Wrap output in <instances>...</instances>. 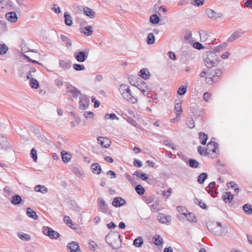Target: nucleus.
Wrapping results in <instances>:
<instances>
[{"label":"nucleus","mask_w":252,"mask_h":252,"mask_svg":"<svg viewBox=\"0 0 252 252\" xmlns=\"http://www.w3.org/2000/svg\"><path fill=\"white\" fill-rule=\"evenodd\" d=\"M206 57L204 58L205 66L208 68H212L217 65L220 60L218 55L212 51H208L206 53Z\"/></svg>","instance_id":"1"},{"label":"nucleus","mask_w":252,"mask_h":252,"mask_svg":"<svg viewBox=\"0 0 252 252\" xmlns=\"http://www.w3.org/2000/svg\"><path fill=\"white\" fill-rule=\"evenodd\" d=\"M208 229L214 235L218 236L225 235L227 233L226 226H223L220 222H217L215 226L212 228L210 225H207Z\"/></svg>","instance_id":"2"},{"label":"nucleus","mask_w":252,"mask_h":252,"mask_svg":"<svg viewBox=\"0 0 252 252\" xmlns=\"http://www.w3.org/2000/svg\"><path fill=\"white\" fill-rule=\"evenodd\" d=\"M115 238V242L114 244H111V247L112 250L114 252H122L120 250L117 249L118 248L121 246L122 241L120 237V235L118 232H112L111 231V238Z\"/></svg>","instance_id":"3"},{"label":"nucleus","mask_w":252,"mask_h":252,"mask_svg":"<svg viewBox=\"0 0 252 252\" xmlns=\"http://www.w3.org/2000/svg\"><path fill=\"white\" fill-rule=\"evenodd\" d=\"M122 95L125 99L130 103L135 104L137 101V99L132 95L129 86L126 88L125 92L122 93Z\"/></svg>","instance_id":"4"},{"label":"nucleus","mask_w":252,"mask_h":252,"mask_svg":"<svg viewBox=\"0 0 252 252\" xmlns=\"http://www.w3.org/2000/svg\"><path fill=\"white\" fill-rule=\"evenodd\" d=\"M66 92L71 94V97L74 98H76L79 95H81L80 92L74 86L69 84L66 83Z\"/></svg>","instance_id":"5"},{"label":"nucleus","mask_w":252,"mask_h":252,"mask_svg":"<svg viewBox=\"0 0 252 252\" xmlns=\"http://www.w3.org/2000/svg\"><path fill=\"white\" fill-rule=\"evenodd\" d=\"M205 13L207 16L212 20H216L218 18H220L223 16V14L221 13L216 12L214 10L210 8H207L206 10Z\"/></svg>","instance_id":"6"},{"label":"nucleus","mask_w":252,"mask_h":252,"mask_svg":"<svg viewBox=\"0 0 252 252\" xmlns=\"http://www.w3.org/2000/svg\"><path fill=\"white\" fill-rule=\"evenodd\" d=\"M43 233L45 235H48L50 238L57 239L60 236L59 233L49 227L44 228L43 230Z\"/></svg>","instance_id":"7"},{"label":"nucleus","mask_w":252,"mask_h":252,"mask_svg":"<svg viewBox=\"0 0 252 252\" xmlns=\"http://www.w3.org/2000/svg\"><path fill=\"white\" fill-rule=\"evenodd\" d=\"M219 144L216 142H209L207 144L208 150L215 154L216 157L219 153Z\"/></svg>","instance_id":"8"},{"label":"nucleus","mask_w":252,"mask_h":252,"mask_svg":"<svg viewBox=\"0 0 252 252\" xmlns=\"http://www.w3.org/2000/svg\"><path fill=\"white\" fill-rule=\"evenodd\" d=\"M245 32L241 30H237L235 31L227 39V42H232L238 39Z\"/></svg>","instance_id":"9"},{"label":"nucleus","mask_w":252,"mask_h":252,"mask_svg":"<svg viewBox=\"0 0 252 252\" xmlns=\"http://www.w3.org/2000/svg\"><path fill=\"white\" fill-rule=\"evenodd\" d=\"M79 101V108L81 110L86 109L89 106V99L85 95L81 94Z\"/></svg>","instance_id":"10"},{"label":"nucleus","mask_w":252,"mask_h":252,"mask_svg":"<svg viewBox=\"0 0 252 252\" xmlns=\"http://www.w3.org/2000/svg\"><path fill=\"white\" fill-rule=\"evenodd\" d=\"M175 110L176 117H180L183 111L182 108V101L180 99H176L175 101Z\"/></svg>","instance_id":"11"},{"label":"nucleus","mask_w":252,"mask_h":252,"mask_svg":"<svg viewBox=\"0 0 252 252\" xmlns=\"http://www.w3.org/2000/svg\"><path fill=\"white\" fill-rule=\"evenodd\" d=\"M67 248L70 250V252H81L78 243L75 241L68 243Z\"/></svg>","instance_id":"12"},{"label":"nucleus","mask_w":252,"mask_h":252,"mask_svg":"<svg viewBox=\"0 0 252 252\" xmlns=\"http://www.w3.org/2000/svg\"><path fill=\"white\" fill-rule=\"evenodd\" d=\"M126 201L121 197H116L113 199L112 204L115 207H120L126 203Z\"/></svg>","instance_id":"13"},{"label":"nucleus","mask_w":252,"mask_h":252,"mask_svg":"<svg viewBox=\"0 0 252 252\" xmlns=\"http://www.w3.org/2000/svg\"><path fill=\"white\" fill-rule=\"evenodd\" d=\"M7 20L11 23H15L18 20L17 14L14 12H10L5 14Z\"/></svg>","instance_id":"14"},{"label":"nucleus","mask_w":252,"mask_h":252,"mask_svg":"<svg viewBox=\"0 0 252 252\" xmlns=\"http://www.w3.org/2000/svg\"><path fill=\"white\" fill-rule=\"evenodd\" d=\"M97 141L99 144L104 148L108 147L110 145V140L105 137H99L97 138Z\"/></svg>","instance_id":"15"},{"label":"nucleus","mask_w":252,"mask_h":252,"mask_svg":"<svg viewBox=\"0 0 252 252\" xmlns=\"http://www.w3.org/2000/svg\"><path fill=\"white\" fill-rule=\"evenodd\" d=\"M158 220L161 223H165L170 222L171 220V218L170 216L159 214L158 216Z\"/></svg>","instance_id":"16"},{"label":"nucleus","mask_w":252,"mask_h":252,"mask_svg":"<svg viewBox=\"0 0 252 252\" xmlns=\"http://www.w3.org/2000/svg\"><path fill=\"white\" fill-rule=\"evenodd\" d=\"M80 32L86 36H90L93 33V29L92 26H87L84 28L80 29Z\"/></svg>","instance_id":"17"},{"label":"nucleus","mask_w":252,"mask_h":252,"mask_svg":"<svg viewBox=\"0 0 252 252\" xmlns=\"http://www.w3.org/2000/svg\"><path fill=\"white\" fill-rule=\"evenodd\" d=\"M233 198V195L230 191L226 192L222 195L223 200L225 203H230Z\"/></svg>","instance_id":"18"},{"label":"nucleus","mask_w":252,"mask_h":252,"mask_svg":"<svg viewBox=\"0 0 252 252\" xmlns=\"http://www.w3.org/2000/svg\"><path fill=\"white\" fill-rule=\"evenodd\" d=\"M139 76L144 80H147L150 76V73L147 68L141 69L139 73Z\"/></svg>","instance_id":"19"},{"label":"nucleus","mask_w":252,"mask_h":252,"mask_svg":"<svg viewBox=\"0 0 252 252\" xmlns=\"http://www.w3.org/2000/svg\"><path fill=\"white\" fill-rule=\"evenodd\" d=\"M59 66L63 70H67L71 67V63L69 61L62 60L59 61Z\"/></svg>","instance_id":"20"},{"label":"nucleus","mask_w":252,"mask_h":252,"mask_svg":"<svg viewBox=\"0 0 252 252\" xmlns=\"http://www.w3.org/2000/svg\"><path fill=\"white\" fill-rule=\"evenodd\" d=\"M74 56L75 59L78 62L81 63L84 62L87 58L85 53L84 51H80L77 54H75Z\"/></svg>","instance_id":"21"},{"label":"nucleus","mask_w":252,"mask_h":252,"mask_svg":"<svg viewBox=\"0 0 252 252\" xmlns=\"http://www.w3.org/2000/svg\"><path fill=\"white\" fill-rule=\"evenodd\" d=\"M61 156L63 161L64 162H68L72 158V156L69 153L64 150L61 152Z\"/></svg>","instance_id":"22"},{"label":"nucleus","mask_w":252,"mask_h":252,"mask_svg":"<svg viewBox=\"0 0 252 252\" xmlns=\"http://www.w3.org/2000/svg\"><path fill=\"white\" fill-rule=\"evenodd\" d=\"M63 220L65 222V223L72 229H76L77 225L75 223H73L72 221L70 219V217H68V216H65L64 217Z\"/></svg>","instance_id":"23"},{"label":"nucleus","mask_w":252,"mask_h":252,"mask_svg":"<svg viewBox=\"0 0 252 252\" xmlns=\"http://www.w3.org/2000/svg\"><path fill=\"white\" fill-rule=\"evenodd\" d=\"M133 175H135L138 178L141 179L143 181H146L148 179V175L140 170L136 171L134 173Z\"/></svg>","instance_id":"24"},{"label":"nucleus","mask_w":252,"mask_h":252,"mask_svg":"<svg viewBox=\"0 0 252 252\" xmlns=\"http://www.w3.org/2000/svg\"><path fill=\"white\" fill-rule=\"evenodd\" d=\"M22 201V199L21 197L18 194L13 195L11 199V203L15 205H18L20 204Z\"/></svg>","instance_id":"25"},{"label":"nucleus","mask_w":252,"mask_h":252,"mask_svg":"<svg viewBox=\"0 0 252 252\" xmlns=\"http://www.w3.org/2000/svg\"><path fill=\"white\" fill-rule=\"evenodd\" d=\"M34 190L36 192H39L45 194L48 192V189L43 185H37L34 188Z\"/></svg>","instance_id":"26"},{"label":"nucleus","mask_w":252,"mask_h":252,"mask_svg":"<svg viewBox=\"0 0 252 252\" xmlns=\"http://www.w3.org/2000/svg\"><path fill=\"white\" fill-rule=\"evenodd\" d=\"M187 164L189 165L190 167L193 168H197L199 166V162L195 159L193 158H189Z\"/></svg>","instance_id":"27"},{"label":"nucleus","mask_w":252,"mask_h":252,"mask_svg":"<svg viewBox=\"0 0 252 252\" xmlns=\"http://www.w3.org/2000/svg\"><path fill=\"white\" fill-rule=\"evenodd\" d=\"M198 135L201 144L205 145L206 144L207 140L208 139V135L203 132H199Z\"/></svg>","instance_id":"28"},{"label":"nucleus","mask_w":252,"mask_h":252,"mask_svg":"<svg viewBox=\"0 0 252 252\" xmlns=\"http://www.w3.org/2000/svg\"><path fill=\"white\" fill-rule=\"evenodd\" d=\"M17 236L21 240L23 241H29L31 239L30 235L24 233L22 232H19L17 233Z\"/></svg>","instance_id":"29"},{"label":"nucleus","mask_w":252,"mask_h":252,"mask_svg":"<svg viewBox=\"0 0 252 252\" xmlns=\"http://www.w3.org/2000/svg\"><path fill=\"white\" fill-rule=\"evenodd\" d=\"M84 14L91 18H93L95 16V12L91 8L86 7L84 8Z\"/></svg>","instance_id":"30"},{"label":"nucleus","mask_w":252,"mask_h":252,"mask_svg":"<svg viewBox=\"0 0 252 252\" xmlns=\"http://www.w3.org/2000/svg\"><path fill=\"white\" fill-rule=\"evenodd\" d=\"M26 213L27 215L30 218H32L33 219H37L38 218V216L37 215L36 212L30 207H28L27 209Z\"/></svg>","instance_id":"31"},{"label":"nucleus","mask_w":252,"mask_h":252,"mask_svg":"<svg viewBox=\"0 0 252 252\" xmlns=\"http://www.w3.org/2000/svg\"><path fill=\"white\" fill-rule=\"evenodd\" d=\"M242 209L245 213L248 215H251L252 214V206L249 203L244 204L243 206Z\"/></svg>","instance_id":"32"},{"label":"nucleus","mask_w":252,"mask_h":252,"mask_svg":"<svg viewBox=\"0 0 252 252\" xmlns=\"http://www.w3.org/2000/svg\"><path fill=\"white\" fill-rule=\"evenodd\" d=\"M91 169L94 174H99L101 171V168L98 163H93L91 166Z\"/></svg>","instance_id":"33"},{"label":"nucleus","mask_w":252,"mask_h":252,"mask_svg":"<svg viewBox=\"0 0 252 252\" xmlns=\"http://www.w3.org/2000/svg\"><path fill=\"white\" fill-rule=\"evenodd\" d=\"M143 244V239L141 236H138L137 238L135 239L133 241V245L137 248L141 247Z\"/></svg>","instance_id":"34"},{"label":"nucleus","mask_w":252,"mask_h":252,"mask_svg":"<svg viewBox=\"0 0 252 252\" xmlns=\"http://www.w3.org/2000/svg\"><path fill=\"white\" fill-rule=\"evenodd\" d=\"M200 40L201 42H205L207 40L209 35L208 32L203 30H201L199 32Z\"/></svg>","instance_id":"35"},{"label":"nucleus","mask_w":252,"mask_h":252,"mask_svg":"<svg viewBox=\"0 0 252 252\" xmlns=\"http://www.w3.org/2000/svg\"><path fill=\"white\" fill-rule=\"evenodd\" d=\"M208 177V174L206 172H203L201 173L197 178V182L199 184H202L204 183L205 181Z\"/></svg>","instance_id":"36"},{"label":"nucleus","mask_w":252,"mask_h":252,"mask_svg":"<svg viewBox=\"0 0 252 252\" xmlns=\"http://www.w3.org/2000/svg\"><path fill=\"white\" fill-rule=\"evenodd\" d=\"M98 201L99 203V207L100 210L101 212L105 213L107 210V206L105 205V201L100 198H98Z\"/></svg>","instance_id":"37"},{"label":"nucleus","mask_w":252,"mask_h":252,"mask_svg":"<svg viewBox=\"0 0 252 252\" xmlns=\"http://www.w3.org/2000/svg\"><path fill=\"white\" fill-rule=\"evenodd\" d=\"M159 21L160 18L156 14H152L150 17V21L153 24L156 25L159 22Z\"/></svg>","instance_id":"38"},{"label":"nucleus","mask_w":252,"mask_h":252,"mask_svg":"<svg viewBox=\"0 0 252 252\" xmlns=\"http://www.w3.org/2000/svg\"><path fill=\"white\" fill-rule=\"evenodd\" d=\"M153 239L154 240V244L156 246H159L162 244V238L159 235H155L153 237Z\"/></svg>","instance_id":"39"},{"label":"nucleus","mask_w":252,"mask_h":252,"mask_svg":"<svg viewBox=\"0 0 252 252\" xmlns=\"http://www.w3.org/2000/svg\"><path fill=\"white\" fill-rule=\"evenodd\" d=\"M155 37L153 33H150L148 34L147 37V43L148 45H151L155 43Z\"/></svg>","instance_id":"40"},{"label":"nucleus","mask_w":252,"mask_h":252,"mask_svg":"<svg viewBox=\"0 0 252 252\" xmlns=\"http://www.w3.org/2000/svg\"><path fill=\"white\" fill-rule=\"evenodd\" d=\"M185 216L187 217V219L191 222H196L197 220L196 219V217L193 213H187Z\"/></svg>","instance_id":"41"},{"label":"nucleus","mask_w":252,"mask_h":252,"mask_svg":"<svg viewBox=\"0 0 252 252\" xmlns=\"http://www.w3.org/2000/svg\"><path fill=\"white\" fill-rule=\"evenodd\" d=\"M135 190L136 193L140 195H143L145 192V189L141 185L139 184L135 186Z\"/></svg>","instance_id":"42"},{"label":"nucleus","mask_w":252,"mask_h":252,"mask_svg":"<svg viewBox=\"0 0 252 252\" xmlns=\"http://www.w3.org/2000/svg\"><path fill=\"white\" fill-rule=\"evenodd\" d=\"M61 39L63 42L65 43L66 47H69L72 45L70 40L66 36L64 35H61Z\"/></svg>","instance_id":"43"},{"label":"nucleus","mask_w":252,"mask_h":252,"mask_svg":"<svg viewBox=\"0 0 252 252\" xmlns=\"http://www.w3.org/2000/svg\"><path fill=\"white\" fill-rule=\"evenodd\" d=\"M64 17L65 18V23L66 25L70 26L72 24V20L70 15L67 12H65L64 14Z\"/></svg>","instance_id":"44"},{"label":"nucleus","mask_w":252,"mask_h":252,"mask_svg":"<svg viewBox=\"0 0 252 252\" xmlns=\"http://www.w3.org/2000/svg\"><path fill=\"white\" fill-rule=\"evenodd\" d=\"M187 86L182 85L178 90L177 93L180 95H184L187 91Z\"/></svg>","instance_id":"45"},{"label":"nucleus","mask_w":252,"mask_h":252,"mask_svg":"<svg viewBox=\"0 0 252 252\" xmlns=\"http://www.w3.org/2000/svg\"><path fill=\"white\" fill-rule=\"evenodd\" d=\"M186 125L189 128H193L194 127V121L191 117L188 118Z\"/></svg>","instance_id":"46"},{"label":"nucleus","mask_w":252,"mask_h":252,"mask_svg":"<svg viewBox=\"0 0 252 252\" xmlns=\"http://www.w3.org/2000/svg\"><path fill=\"white\" fill-rule=\"evenodd\" d=\"M125 176L127 179V180L129 181V182L132 185H135L136 184V182L134 178V177H132L130 176L128 173H126L125 174Z\"/></svg>","instance_id":"47"},{"label":"nucleus","mask_w":252,"mask_h":252,"mask_svg":"<svg viewBox=\"0 0 252 252\" xmlns=\"http://www.w3.org/2000/svg\"><path fill=\"white\" fill-rule=\"evenodd\" d=\"M8 50V47L4 43H0V54L2 55L6 54Z\"/></svg>","instance_id":"48"},{"label":"nucleus","mask_w":252,"mask_h":252,"mask_svg":"<svg viewBox=\"0 0 252 252\" xmlns=\"http://www.w3.org/2000/svg\"><path fill=\"white\" fill-rule=\"evenodd\" d=\"M136 87L139 90H142L144 89H148V86L147 84L143 81L141 80L140 83H137Z\"/></svg>","instance_id":"49"},{"label":"nucleus","mask_w":252,"mask_h":252,"mask_svg":"<svg viewBox=\"0 0 252 252\" xmlns=\"http://www.w3.org/2000/svg\"><path fill=\"white\" fill-rule=\"evenodd\" d=\"M207 150L205 148L202 147L201 146H198L197 148L198 153L202 156H206V154H208Z\"/></svg>","instance_id":"50"},{"label":"nucleus","mask_w":252,"mask_h":252,"mask_svg":"<svg viewBox=\"0 0 252 252\" xmlns=\"http://www.w3.org/2000/svg\"><path fill=\"white\" fill-rule=\"evenodd\" d=\"M30 85L32 88L36 89L38 87L39 84L37 80L32 78L30 80Z\"/></svg>","instance_id":"51"},{"label":"nucleus","mask_w":252,"mask_h":252,"mask_svg":"<svg viewBox=\"0 0 252 252\" xmlns=\"http://www.w3.org/2000/svg\"><path fill=\"white\" fill-rule=\"evenodd\" d=\"M222 71L220 69H216L215 71H213L211 75L215 76V79L217 80L218 78L221 75Z\"/></svg>","instance_id":"52"},{"label":"nucleus","mask_w":252,"mask_h":252,"mask_svg":"<svg viewBox=\"0 0 252 252\" xmlns=\"http://www.w3.org/2000/svg\"><path fill=\"white\" fill-rule=\"evenodd\" d=\"M204 0H191L190 3L195 6H201L203 4Z\"/></svg>","instance_id":"53"},{"label":"nucleus","mask_w":252,"mask_h":252,"mask_svg":"<svg viewBox=\"0 0 252 252\" xmlns=\"http://www.w3.org/2000/svg\"><path fill=\"white\" fill-rule=\"evenodd\" d=\"M155 199V196L151 195L150 196H145L144 197V200L145 203L149 204L152 203Z\"/></svg>","instance_id":"54"},{"label":"nucleus","mask_w":252,"mask_h":252,"mask_svg":"<svg viewBox=\"0 0 252 252\" xmlns=\"http://www.w3.org/2000/svg\"><path fill=\"white\" fill-rule=\"evenodd\" d=\"M73 68L74 69L77 71L83 70L85 69V66L84 65L74 63L73 64Z\"/></svg>","instance_id":"55"},{"label":"nucleus","mask_w":252,"mask_h":252,"mask_svg":"<svg viewBox=\"0 0 252 252\" xmlns=\"http://www.w3.org/2000/svg\"><path fill=\"white\" fill-rule=\"evenodd\" d=\"M207 188H206L205 189L206 191L211 195V196L215 197L217 196L218 192L216 190H215L214 189H207Z\"/></svg>","instance_id":"56"},{"label":"nucleus","mask_w":252,"mask_h":252,"mask_svg":"<svg viewBox=\"0 0 252 252\" xmlns=\"http://www.w3.org/2000/svg\"><path fill=\"white\" fill-rule=\"evenodd\" d=\"M30 155L32 158L33 159L34 161L36 162L37 159V157L36 151L35 149L33 148L31 150Z\"/></svg>","instance_id":"57"},{"label":"nucleus","mask_w":252,"mask_h":252,"mask_svg":"<svg viewBox=\"0 0 252 252\" xmlns=\"http://www.w3.org/2000/svg\"><path fill=\"white\" fill-rule=\"evenodd\" d=\"M136 77H134L133 76H131L128 78L129 83L134 86H136L138 83V82L136 81Z\"/></svg>","instance_id":"58"},{"label":"nucleus","mask_w":252,"mask_h":252,"mask_svg":"<svg viewBox=\"0 0 252 252\" xmlns=\"http://www.w3.org/2000/svg\"><path fill=\"white\" fill-rule=\"evenodd\" d=\"M171 189L169 188L166 191H163L162 192V195L164 198H167L170 196L171 193Z\"/></svg>","instance_id":"59"},{"label":"nucleus","mask_w":252,"mask_h":252,"mask_svg":"<svg viewBox=\"0 0 252 252\" xmlns=\"http://www.w3.org/2000/svg\"><path fill=\"white\" fill-rule=\"evenodd\" d=\"M4 192L5 195H11L14 194L13 191L9 187H6L4 189Z\"/></svg>","instance_id":"60"},{"label":"nucleus","mask_w":252,"mask_h":252,"mask_svg":"<svg viewBox=\"0 0 252 252\" xmlns=\"http://www.w3.org/2000/svg\"><path fill=\"white\" fill-rule=\"evenodd\" d=\"M177 155L179 158L184 161L187 164L189 159L186 155L183 154L182 153H178Z\"/></svg>","instance_id":"61"},{"label":"nucleus","mask_w":252,"mask_h":252,"mask_svg":"<svg viewBox=\"0 0 252 252\" xmlns=\"http://www.w3.org/2000/svg\"><path fill=\"white\" fill-rule=\"evenodd\" d=\"M177 210L179 212L184 216H185L187 214L186 212H187V210L184 207L179 206L177 207Z\"/></svg>","instance_id":"62"},{"label":"nucleus","mask_w":252,"mask_h":252,"mask_svg":"<svg viewBox=\"0 0 252 252\" xmlns=\"http://www.w3.org/2000/svg\"><path fill=\"white\" fill-rule=\"evenodd\" d=\"M211 97V94L210 93H205L203 94V98L206 101H209Z\"/></svg>","instance_id":"63"},{"label":"nucleus","mask_w":252,"mask_h":252,"mask_svg":"<svg viewBox=\"0 0 252 252\" xmlns=\"http://www.w3.org/2000/svg\"><path fill=\"white\" fill-rule=\"evenodd\" d=\"M193 47L198 50H201L204 48V46L202 44L198 42H196L193 43Z\"/></svg>","instance_id":"64"}]
</instances>
